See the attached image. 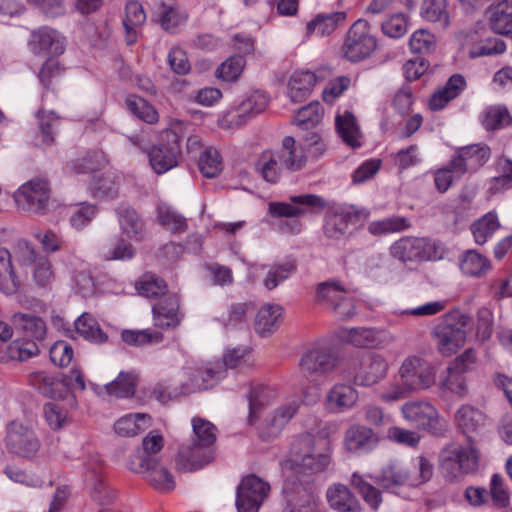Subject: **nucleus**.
Segmentation results:
<instances>
[{
	"mask_svg": "<svg viewBox=\"0 0 512 512\" xmlns=\"http://www.w3.org/2000/svg\"><path fill=\"white\" fill-rule=\"evenodd\" d=\"M213 458L214 449L191 442L180 446L176 456V467L179 471L192 472L201 469Z\"/></svg>",
	"mask_w": 512,
	"mask_h": 512,
	"instance_id": "5701e85b",
	"label": "nucleus"
},
{
	"mask_svg": "<svg viewBox=\"0 0 512 512\" xmlns=\"http://www.w3.org/2000/svg\"><path fill=\"white\" fill-rule=\"evenodd\" d=\"M322 116L323 107L320 102L315 101L297 111L294 123L303 130H309L320 123Z\"/></svg>",
	"mask_w": 512,
	"mask_h": 512,
	"instance_id": "6e6d98bb",
	"label": "nucleus"
},
{
	"mask_svg": "<svg viewBox=\"0 0 512 512\" xmlns=\"http://www.w3.org/2000/svg\"><path fill=\"white\" fill-rule=\"evenodd\" d=\"M116 214L122 232L136 241L143 240L146 234L145 223L135 209L121 205L116 209Z\"/></svg>",
	"mask_w": 512,
	"mask_h": 512,
	"instance_id": "2f4dec72",
	"label": "nucleus"
},
{
	"mask_svg": "<svg viewBox=\"0 0 512 512\" xmlns=\"http://www.w3.org/2000/svg\"><path fill=\"white\" fill-rule=\"evenodd\" d=\"M403 417L414 427L441 435L445 425L439 418L436 408L426 401H408L402 408Z\"/></svg>",
	"mask_w": 512,
	"mask_h": 512,
	"instance_id": "ddd939ff",
	"label": "nucleus"
},
{
	"mask_svg": "<svg viewBox=\"0 0 512 512\" xmlns=\"http://www.w3.org/2000/svg\"><path fill=\"white\" fill-rule=\"evenodd\" d=\"M198 166L204 177L214 178L222 170V158L215 148L209 147L200 155Z\"/></svg>",
	"mask_w": 512,
	"mask_h": 512,
	"instance_id": "680f3d73",
	"label": "nucleus"
},
{
	"mask_svg": "<svg viewBox=\"0 0 512 512\" xmlns=\"http://www.w3.org/2000/svg\"><path fill=\"white\" fill-rule=\"evenodd\" d=\"M351 486L372 509H378L382 502V493L378 488L373 486L365 476L356 472L353 473L351 476Z\"/></svg>",
	"mask_w": 512,
	"mask_h": 512,
	"instance_id": "864d4df0",
	"label": "nucleus"
},
{
	"mask_svg": "<svg viewBox=\"0 0 512 512\" xmlns=\"http://www.w3.org/2000/svg\"><path fill=\"white\" fill-rule=\"evenodd\" d=\"M21 286L12 266L11 254L0 247V291L7 295L16 293Z\"/></svg>",
	"mask_w": 512,
	"mask_h": 512,
	"instance_id": "49530a36",
	"label": "nucleus"
},
{
	"mask_svg": "<svg viewBox=\"0 0 512 512\" xmlns=\"http://www.w3.org/2000/svg\"><path fill=\"white\" fill-rule=\"evenodd\" d=\"M85 482L90 489L94 501L100 505H108L115 494L101 479V465L97 461L85 464Z\"/></svg>",
	"mask_w": 512,
	"mask_h": 512,
	"instance_id": "bb28decb",
	"label": "nucleus"
},
{
	"mask_svg": "<svg viewBox=\"0 0 512 512\" xmlns=\"http://www.w3.org/2000/svg\"><path fill=\"white\" fill-rule=\"evenodd\" d=\"M269 102L264 92L255 91L248 95L234 111L228 113L230 122L237 126L245 124L249 119L263 112Z\"/></svg>",
	"mask_w": 512,
	"mask_h": 512,
	"instance_id": "a878e982",
	"label": "nucleus"
},
{
	"mask_svg": "<svg viewBox=\"0 0 512 512\" xmlns=\"http://www.w3.org/2000/svg\"><path fill=\"white\" fill-rule=\"evenodd\" d=\"M455 421L458 428L466 436L467 444L475 446L477 439L485 430V415L479 409L464 405L458 409Z\"/></svg>",
	"mask_w": 512,
	"mask_h": 512,
	"instance_id": "b1692460",
	"label": "nucleus"
},
{
	"mask_svg": "<svg viewBox=\"0 0 512 512\" xmlns=\"http://www.w3.org/2000/svg\"><path fill=\"white\" fill-rule=\"evenodd\" d=\"M187 15L178 7L161 3L157 11V21L161 27L169 32L174 31L176 27L184 23Z\"/></svg>",
	"mask_w": 512,
	"mask_h": 512,
	"instance_id": "bf43d9fd",
	"label": "nucleus"
},
{
	"mask_svg": "<svg viewBox=\"0 0 512 512\" xmlns=\"http://www.w3.org/2000/svg\"><path fill=\"white\" fill-rule=\"evenodd\" d=\"M347 18L346 12L320 13L307 24V35H330Z\"/></svg>",
	"mask_w": 512,
	"mask_h": 512,
	"instance_id": "37998d69",
	"label": "nucleus"
},
{
	"mask_svg": "<svg viewBox=\"0 0 512 512\" xmlns=\"http://www.w3.org/2000/svg\"><path fill=\"white\" fill-rule=\"evenodd\" d=\"M50 185L46 179L34 178L14 193L17 206L27 212L45 214L50 205Z\"/></svg>",
	"mask_w": 512,
	"mask_h": 512,
	"instance_id": "9b49d317",
	"label": "nucleus"
},
{
	"mask_svg": "<svg viewBox=\"0 0 512 512\" xmlns=\"http://www.w3.org/2000/svg\"><path fill=\"white\" fill-rule=\"evenodd\" d=\"M158 219L161 225L172 232H183L187 228L186 219L167 205H159L157 208Z\"/></svg>",
	"mask_w": 512,
	"mask_h": 512,
	"instance_id": "774afa93",
	"label": "nucleus"
},
{
	"mask_svg": "<svg viewBox=\"0 0 512 512\" xmlns=\"http://www.w3.org/2000/svg\"><path fill=\"white\" fill-rule=\"evenodd\" d=\"M13 327L22 332L27 340H15L6 346V354L9 359L25 361L38 355L37 342L46 338V322L33 313L16 312L11 317Z\"/></svg>",
	"mask_w": 512,
	"mask_h": 512,
	"instance_id": "f03ea898",
	"label": "nucleus"
},
{
	"mask_svg": "<svg viewBox=\"0 0 512 512\" xmlns=\"http://www.w3.org/2000/svg\"><path fill=\"white\" fill-rule=\"evenodd\" d=\"M316 83V75L310 71L295 72L288 82V97L294 103L306 100Z\"/></svg>",
	"mask_w": 512,
	"mask_h": 512,
	"instance_id": "58836bf2",
	"label": "nucleus"
},
{
	"mask_svg": "<svg viewBox=\"0 0 512 512\" xmlns=\"http://www.w3.org/2000/svg\"><path fill=\"white\" fill-rule=\"evenodd\" d=\"M28 46L34 55L39 56L46 54L59 55L65 50L60 33L48 26L33 30L28 40Z\"/></svg>",
	"mask_w": 512,
	"mask_h": 512,
	"instance_id": "412c9836",
	"label": "nucleus"
},
{
	"mask_svg": "<svg viewBox=\"0 0 512 512\" xmlns=\"http://www.w3.org/2000/svg\"><path fill=\"white\" fill-rule=\"evenodd\" d=\"M378 443V436L372 428L355 424L349 427L345 433V445L354 453L372 450Z\"/></svg>",
	"mask_w": 512,
	"mask_h": 512,
	"instance_id": "c85d7f7f",
	"label": "nucleus"
},
{
	"mask_svg": "<svg viewBox=\"0 0 512 512\" xmlns=\"http://www.w3.org/2000/svg\"><path fill=\"white\" fill-rule=\"evenodd\" d=\"M338 364L337 357L330 349L313 346L299 360V371L305 377H318L333 372Z\"/></svg>",
	"mask_w": 512,
	"mask_h": 512,
	"instance_id": "f3484780",
	"label": "nucleus"
},
{
	"mask_svg": "<svg viewBox=\"0 0 512 512\" xmlns=\"http://www.w3.org/2000/svg\"><path fill=\"white\" fill-rule=\"evenodd\" d=\"M128 468L143 475L145 481L157 491L169 492L175 487L172 474L166 467L160 465L158 457L134 454L129 460Z\"/></svg>",
	"mask_w": 512,
	"mask_h": 512,
	"instance_id": "0eeeda50",
	"label": "nucleus"
},
{
	"mask_svg": "<svg viewBox=\"0 0 512 512\" xmlns=\"http://www.w3.org/2000/svg\"><path fill=\"white\" fill-rule=\"evenodd\" d=\"M167 145L160 143L154 145L149 151V161L157 174H162L177 165V157L180 152V136L173 130H167L162 135Z\"/></svg>",
	"mask_w": 512,
	"mask_h": 512,
	"instance_id": "a211bd4d",
	"label": "nucleus"
},
{
	"mask_svg": "<svg viewBox=\"0 0 512 512\" xmlns=\"http://www.w3.org/2000/svg\"><path fill=\"white\" fill-rule=\"evenodd\" d=\"M282 307L277 304H265L256 314L254 328L261 337H268L280 326Z\"/></svg>",
	"mask_w": 512,
	"mask_h": 512,
	"instance_id": "473e14b6",
	"label": "nucleus"
},
{
	"mask_svg": "<svg viewBox=\"0 0 512 512\" xmlns=\"http://www.w3.org/2000/svg\"><path fill=\"white\" fill-rule=\"evenodd\" d=\"M399 375L413 392L428 389L436 381L435 368L418 356L406 358L400 366Z\"/></svg>",
	"mask_w": 512,
	"mask_h": 512,
	"instance_id": "2eb2a0df",
	"label": "nucleus"
},
{
	"mask_svg": "<svg viewBox=\"0 0 512 512\" xmlns=\"http://www.w3.org/2000/svg\"><path fill=\"white\" fill-rule=\"evenodd\" d=\"M410 223L405 217L393 216L369 223L367 229L372 235H386L401 232L409 228Z\"/></svg>",
	"mask_w": 512,
	"mask_h": 512,
	"instance_id": "13d9d810",
	"label": "nucleus"
},
{
	"mask_svg": "<svg viewBox=\"0 0 512 512\" xmlns=\"http://www.w3.org/2000/svg\"><path fill=\"white\" fill-rule=\"evenodd\" d=\"M19 261L23 266L32 268L33 279L38 286L44 287L52 280L53 271L49 258L28 242L19 244Z\"/></svg>",
	"mask_w": 512,
	"mask_h": 512,
	"instance_id": "6ab92c4d",
	"label": "nucleus"
},
{
	"mask_svg": "<svg viewBox=\"0 0 512 512\" xmlns=\"http://www.w3.org/2000/svg\"><path fill=\"white\" fill-rule=\"evenodd\" d=\"M317 301L326 306L340 320L350 319L356 313L354 299L344 287L335 281L320 283L317 288Z\"/></svg>",
	"mask_w": 512,
	"mask_h": 512,
	"instance_id": "f8f14e48",
	"label": "nucleus"
},
{
	"mask_svg": "<svg viewBox=\"0 0 512 512\" xmlns=\"http://www.w3.org/2000/svg\"><path fill=\"white\" fill-rule=\"evenodd\" d=\"M153 315L155 325L160 328H173L179 325V299L173 295L167 297L164 301L153 306Z\"/></svg>",
	"mask_w": 512,
	"mask_h": 512,
	"instance_id": "4c0bfd02",
	"label": "nucleus"
},
{
	"mask_svg": "<svg viewBox=\"0 0 512 512\" xmlns=\"http://www.w3.org/2000/svg\"><path fill=\"white\" fill-rule=\"evenodd\" d=\"M391 255L403 262L424 261L432 258V244L425 238L405 237L390 248Z\"/></svg>",
	"mask_w": 512,
	"mask_h": 512,
	"instance_id": "4be33fe9",
	"label": "nucleus"
},
{
	"mask_svg": "<svg viewBox=\"0 0 512 512\" xmlns=\"http://www.w3.org/2000/svg\"><path fill=\"white\" fill-rule=\"evenodd\" d=\"M270 485L254 474L242 478L236 491L238 512H258L268 496Z\"/></svg>",
	"mask_w": 512,
	"mask_h": 512,
	"instance_id": "4468645a",
	"label": "nucleus"
},
{
	"mask_svg": "<svg viewBox=\"0 0 512 512\" xmlns=\"http://www.w3.org/2000/svg\"><path fill=\"white\" fill-rule=\"evenodd\" d=\"M491 149L487 144L478 143L456 150L451 159V169L457 178L466 173H474L490 159Z\"/></svg>",
	"mask_w": 512,
	"mask_h": 512,
	"instance_id": "dca6fc26",
	"label": "nucleus"
},
{
	"mask_svg": "<svg viewBox=\"0 0 512 512\" xmlns=\"http://www.w3.org/2000/svg\"><path fill=\"white\" fill-rule=\"evenodd\" d=\"M295 271L296 265L293 261L275 264L270 267L263 284L268 290H272L288 279Z\"/></svg>",
	"mask_w": 512,
	"mask_h": 512,
	"instance_id": "0e129e2a",
	"label": "nucleus"
},
{
	"mask_svg": "<svg viewBox=\"0 0 512 512\" xmlns=\"http://www.w3.org/2000/svg\"><path fill=\"white\" fill-rule=\"evenodd\" d=\"M336 130L345 144L351 148L361 146V131L355 116L350 111L338 114L335 119Z\"/></svg>",
	"mask_w": 512,
	"mask_h": 512,
	"instance_id": "ea45409f",
	"label": "nucleus"
},
{
	"mask_svg": "<svg viewBox=\"0 0 512 512\" xmlns=\"http://www.w3.org/2000/svg\"><path fill=\"white\" fill-rule=\"evenodd\" d=\"M500 227L498 216L495 212H488L480 219L473 222L471 232L478 245L485 244L494 232Z\"/></svg>",
	"mask_w": 512,
	"mask_h": 512,
	"instance_id": "3c124183",
	"label": "nucleus"
},
{
	"mask_svg": "<svg viewBox=\"0 0 512 512\" xmlns=\"http://www.w3.org/2000/svg\"><path fill=\"white\" fill-rule=\"evenodd\" d=\"M355 217L356 214L348 209L335 208L329 210L324 218V235L333 240L342 239L348 232L349 223Z\"/></svg>",
	"mask_w": 512,
	"mask_h": 512,
	"instance_id": "cd10ccee",
	"label": "nucleus"
},
{
	"mask_svg": "<svg viewBox=\"0 0 512 512\" xmlns=\"http://www.w3.org/2000/svg\"><path fill=\"white\" fill-rule=\"evenodd\" d=\"M419 474L412 476L408 468L398 462H390L382 468L380 473L375 476L374 482L383 490L395 493L404 486H417L431 479L433 475V465L431 462L420 456L417 463Z\"/></svg>",
	"mask_w": 512,
	"mask_h": 512,
	"instance_id": "7ed1b4c3",
	"label": "nucleus"
},
{
	"mask_svg": "<svg viewBox=\"0 0 512 512\" xmlns=\"http://www.w3.org/2000/svg\"><path fill=\"white\" fill-rule=\"evenodd\" d=\"M284 512H312L314 495L312 481L289 473L283 484Z\"/></svg>",
	"mask_w": 512,
	"mask_h": 512,
	"instance_id": "9d476101",
	"label": "nucleus"
},
{
	"mask_svg": "<svg viewBox=\"0 0 512 512\" xmlns=\"http://www.w3.org/2000/svg\"><path fill=\"white\" fill-rule=\"evenodd\" d=\"M481 121L486 130L493 131L508 125L511 117L507 108L490 106L482 113Z\"/></svg>",
	"mask_w": 512,
	"mask_h": 512,
	"instance_id": "052dcab7",
	"label": "nucleus"
},
{
	"mask_svg": "<svg viewBox=\"0 0 512 512\" xmlns=\"http://www.w3.org/2000/svg\"><path fill=\"white\" fill-rule=\"evenodd\" d=\"M225 369L220 364L209 363L202 366H187L183 369V380L178 395H190L214 387L224 376Z\"/></svg>",
	"mask_w": 512,
	"mask_h": 512,
	"instance_id": "1a4fd4ad",
	"label": "nucleus"
},
{
	"mask_svg": "<svg viewBox=\"0 0 512 512\" xmlns=\"http://www.w3.org/2000/svg\"><path fill=\"white\" fill-rule=\"evenodd\" d=\"M283 167L278 151L263 152L255 163L256 171L269 183H276L280 179Z\"/></svg>",
	"mask_w": 512,
	"mask_h": 512,
	"instance_id": "c03bdc74",
	"label": "nucleus"
},
{
	"mask_svg": "<svg viewBox=\"0 0 512 512\" xmlns=\"http://www.w3.org/2000/svg\"><path fill=\"white\" fill-rule=\"evenodd\" d=\"M125 102L129 111L144 122L154 123L158 120V113L154 107L142 97L131 95Z\"/></svg>",
	"mask_w": 512,
	"mask_h": 512,
	"instance_id": "e2e57ef3",
	"label": "nucleus"
},
{
	"mask_svg": "<svg viewBox=\"0 0 512 512\" xmlns=\"http://www.w3.org/2000/svg\"><path fill=\"white\" fill-rule=\"evenodd\" d=\"M460 269L468 276L479 277L490 269V261L475 250H468L460 259Z\"/></svg>",
	"mask_w": 512,
	"mask_h": 512,
	"instance_id": "5fc2aeb1",
	"label": "nucleus"
},
{
	"mask_svg": "<svg viewBox=\"0 0 512 512\" xmlns=\"http://www.w3.org/2000/svg\"><path fill=\"white\" fill-rule=\"evenodd\" d=\"M376 46V38L371 34L369 22L358 19L348 30L342 50L349 61L359 62L368 58Z\"/></svg>",
	"mask_w": 512,
	"mask_h": 512,
	"instance_id": "6e6552de",
	"label": "nucleus"
},
{
	"mask_svg": "<svg viewBox=\"0 0 512 512\" xmlns=\"http://www.w3.org/2000/svg\"><path fill=\"white\" fill-rule=\"evenodd\" d=\"M489 26L491 30L499 35L509 36L512 34V0H504L488 9Z\"/></svg>",
	"mask_w": 512,
	"mask_h": 512,
	"instance_id": "f704fd0d",
	"label": "nucleus"
},
{
	"mask_svg": "<svg viewBox=\"0 0 512 512\" xmlns=\"http://www.w3.org/2000/svg\"><path fill=\"white\" fill-rule=\"evenodd\" d=\"M478 465L479 451L472 444H467V447L447 445L439 456L440 472L449 481L458 480L463 475L476 471Z\"/></svg>",
	"mask_w": 512,
	"mask_h": 512,
	"instance_id": "20e7f679",
	"label": "nucleus"
},
{
	"mask_svg": "<svg viewBox=\"0 0 512 512\" xmlns=\"http://www.w3.org/2000/svg\"><path fill=\"white\" fill-rule=\"evenodd\" d=\"M388 363L379 354H368L360 362V366L354 375V381L360 386H372L385 378Z\"/></svg>",
	"mask_w": 512,
	"mask_h": 512,
	"instance_id": "393cba45",
	"label": "nucleus"
},
{
	"mask_svg": "<svg viewBox=\"0 0 512 512\" xmlns=\"http://www.w3.org/2000/svg\"><path fill=\"white\" fill-rule=\"evenodd\" d=\"M29 383L48 398L57 399L64 397L65 383L60 376L37 371L29 375Z\"/></svg>",
	"mask_w": 512,
	"mask_h": 512,
	"instance_id": "c9c22d12",
	"label": "nucleus"
},
{
	"mask_svg": "<svg viewBox=\"0 0 512 512\" xmlns=\"http://www.w3.org/2000/svg\"><path fill=\"white\" fill-rule=\"evenodd\" d=\"M343 338L356 347L374 348L385 342L387 332L376 328H351L345 331Z\"/></svg>",
	"mask_w": 512,
	"mask_h": 512,
	"instance_id": "e433bc0d",
	"label": "nucleus"
},
{
	"mask_svg": "<svg viewBox=\"0 0 512 512\" xmlns=\"http://www.w3.org/2000/svg\"><path fill=\"white\" fill-rule=\"evenodd\" d=\"M300 407V400L293 397L277 408L269 419V428L272 435H277L292 419Z\"/></svg>",
	"mask_w": 512,
	"mask_h": 512,
	"instance_id": "8fccbe9b",
	"label": "nucleus"
},
{
	"mask_svg": "<svg viewBox=\"0 0 512 512\" xmlns=\"http://www.w3.org/2000/svg\"><path fill=\"white\" fill-rule=\"evenodd\" d=\"M330 454L327 439L303 433L293 439L285 469L297 477L312 481L313 475L327 469L331 462Z\"/></svg>",
	"mask_w": 512,
	"mask_h": 512,
	"instance_id": "f257e3e1",
	"label": "nucleus"
},
{
	"mask_svg": "<svg viewBox=\"0 0 512 512\" xmlns=\"http://www.w3.org/2000/svg\"><path fill=\"white\" fill-rule=\"evenodd\" d=\"M138 376L134 372H120L118 377L105 385L106 392L117 398H129L135 394Z\"/></svg>",
	"mask_w": 512,
	"mask_h": 512,
	"instance_id": "09e8293b",
	"label": "nucleus"
},
{
	"mask_svg": "<svg viewBox=\"0 0 512 512\" xmlns=\"http://www.w3.org/2000/svg\"><path fill=\"white\" fill-rule=\"evenodd\" d=\"M327 498L330 506L339 512L361 511V505L357 498L342 484L334 485L329 488Z\"/></svg>",
	"mask_w": 512,
	"mask_h": 512,
	"instance_id": "79ce46f5",
	"label": "nucleus"
},
{
	"mask_svg": "<svg viewBox=\"0 0 512 512\" xmlns=\"http://www.w3.org/2000/svg\"><path fill=\"white\" fill-rule=\"evenodd\" d=\"M278 153L281 155L282 165L290 172L300 171L308 163L305 147L301 143H296L292 136L283 138L282 147Z\"/></svg>",
	"mask_w": 512,
	"mask_h": 512,
	"instance_id": "c756f323",
	"label": "nucleus"
},
{
	"mask_svg": "<svg viewBox=\"0 0 512 512\" xmlns=\"http://www.w3.org/2000/svg\"><path fill=\"white\" fill-rule=\"evenodd\" d=\"M77 333L86 340L102 344L107 341V334L101 329L99 323L88 313L79 316L75 322Z\"/></svg>",
	"mask_w": 512,
	"mask_h": 512,
	"instance_id": "de8ad7c7",
	"label": "nucleus"
},
{
	"mask_svg": "<svg viewBox=\"0 0 512 512\" xmlns=\"http://www.w3.org/2000/svg\"><path fill=\"white\" fill-rule=\"evenodd\" d=\"M358 400V391L350 385L336 384L326 395V407L334 413L352 408Z\"/></svg>",
	"mask_w": 512,
	"mask_h": 512,
	"instance_id": "7c9ffc66",
	"label": "nucleus"
},
{
	"mask_svg": "<svg viewBox=\"0 0 512 512\" xmlns=\"http://www.w3.org/2000/svg\"><path fill=\"white\" fill-rule=\"evenodd\" d=\"M421 14L423 18L438 23L442 28H447L449 25L446 0H424Z\"/></svg>",
	"mask_w": 512,
	"mask_h": 512,
	"instance_id": "4d7b16f0",
	"label": "nucleus"
},
{
	"mask_svg": "<svg viewBox=\"0 0 512 512\" xmlns=\"http://www.w3.org/2000/svg\"><path fill=\"white\" fill-rule=\"evenodd\" d=\"M193 438L191 442L214 449V444L217 439V428L210 421L194 417L192 419Z\"/></svg>",
	"mask_w": 512,
	"mask_h": 512,
	"instance_id": "603ef678",
	"label": "nucleus"
},
{
	"mask_svg": "<svg viewBox=\"0 0 512 512\" xmlns=\"http://www.w3.org/2000/svg\"><path fill=\"white\" fill-rule=\"evenodd\" d=\"M4 443L10 454L23 459H33L42 446L34 427L19 420L7 424Z\"/></svg>",
	"mask_w": 512,
	"mask_h": 512,
	"instance_id": "423d86ee",
	"label": "nucleus"
},
{
	"mask_svg": "<svg viewBox=\"0 0 512 512\" xmlns=\"http://www.w3.org/2000/svg\"><path fill=\"white\" fill-rule=\"evenodd\" d=\"M466 87V80L461 74H453L444 87L436 91L429 100L433 111L443 109L451 100L458 97Z\"/></svg>",
	"mask_w": 512,
	"mask_h": 512,
	"instance_id": "72a5a7b5",
	"label": "nucleus"
},
{
	"mask_svg": "<svg viewBox=\"0 0 512 512\" xmlns=\"http://www.w3.org/2000/svg\"><path fill=\"white\" fill-rule=\"evenodd\" d=\"M470 324V317L459 312L447 314L444 320L432 331L436 340L438 351L443 356L456 353L466 341V327Z\"/></svg>",
	"mask_w": 512,
	"mask_h": 512,
	"instance_id": "39448f33",
	"label": "nucleus"
},
{
	"mask_svg": "<svg viewBox=\"0 0 512 512\" xmlns=\"http://www.w3.org/2000/svg\"><path fill=\"white\" fill-rule=\"evenodd\" d=\"M151 416L147 413H131L119 418L114 424L115 432L123 437H133L151 426Z\"/></svg>",
	"mask_w": 512,
	"mask_h": 512,
	"instance_id": "a19ab883",
	"label": "nucleus"
},
{
	"mask_svg": "<svg viewBox=\"0 0 512 512\" xmlns=\"http://www.w3.org/2000/svg\"><path fill=\"white\" fill-rule=\"evenodd\" d=\"M138 293L147 298H158L167 292L165 281L155 275H145L137 284Z\"/></svg>",
	"mask_w": 512,
	"mask_h": 512,
	"instance_id": "338daca9",
	"label": "nucleus"
},
{
	"mask_svg": "<svg viewBox=\"0 0 512 512\" xmlns=\"http://www.w3.org/2000/svg\"><path fill=\"white\" fill-rule=\"evenodd\" d=\"M292 204L286 202H270L269 213L273 217L298 218L307 212V207L324 209L326 201L314 194H303L290 197Z\"/></svg>",
	"mask_w": 512,
	"mask_h": 512,
	"instance_id": "aec40b11",
	"label": "nucleus"
},
{
	"mask_svg": "<svg viewBox=\"0 0 512 512\" xmlns=\"http://www.w3.org/2000/svg\"><path fill=\"white\" fill-rule=\"evenodd\" d=\"M276 396V391L271 387L264 385L251 387L247 396L249 402V423H254L262 409L269 405Z\"/></svg>",
	"mask_w": 512,
	"mask_h": 512,
	"instance_id": "a18cd8bd",
	"label": "nucleus"
},
{
	"mask_svg": "<svg viewBox=\"0 0 512 512\" xmlns=\"http://www.w3.org/2000/svg\"><path fill=\"white\" fill-rule=\"evenodd\" d=\"M121 339L131 346H143L150 343H159L163 335L157 331L144 330H123Z\"/></svg>",
	"mask_w": 512,
	"mask_h": 512,
	"instance_id": "69168bd1",
	"label": "nucleus"
}]
</instances>
